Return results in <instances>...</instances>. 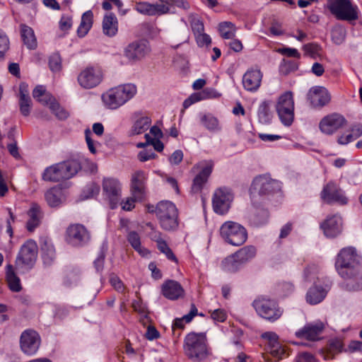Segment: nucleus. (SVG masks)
Wrapping results in <instances>:
<instances>
[{
    "instance_id": "1",
    "label": "nucleus",
    "mask_w": 362,
    "mask_h": 362,
    "mask_svg": "<svg viewBox=\"0 0 362 362\" xmlns=\"http://www.w3.org/2000/svg\"><path fill=\"white\" fill-rule=\"evenodd\" d=\"M81 168V164L77 160L64 161L47 168L42 174V179L54 182L68 180L76 175Z\"/></svg>"
},
{
    "instance_id": "2",
    "label": "nucleus",
    "mask_w": 362,
    "mask_h": 362,
    "mask_svg": "<svg viewBox=\"0 0 362 362\" xmlns=\"http://www.w3.org/2000/svg\"><path fill=\"white\" fill-rule=\"evenodd\" d=\"M184 351L186 356L194 362L206 359L209 356L206 334L189 333L185 339Z\"/></svg>"
},
{
    "instance_id": "3",
    "label": "nucleus",
    "mask_w": 362,
    "mask_h": 362,
    "mask_svg": "<svg viewBox=\"0 0 362 362\" xmlns=\"http://www.w3.org/2000/svg\"><path fill=\"white\" fill-rule=\"evenodd\" d=\"M360 267L359 257L355 248L349 247L340 250L335 262V268L341 277H347L357 272Z\"/></svg>"
},
{
    "instance_id": "4",
    "label": "nucleus",
    "mask_w": 362,
    "mask_h": 362,
    "mask_svg": "<svg viewBox=\"0 0 362 362\" xmlns=\"http://www.w3.org/2000/svg\"><path fill=\"white\" fill-rule=\"evenodd\" d=\"M161 228L165 230H175L177 228L178 211L175 205L170 201L160 202L156 209Z\"/></svg>"
},
{
    "instance_id": "5",
    "label": "nucleus",
    "mask_w": 362,
    "mask_h": 362,
    "mask_svg": "<svg viewBox=\"0 0 362 362\" xmlns=\"http://www.w3.org/2000/svg\"><path fill=\"white\" fill-rule=\"evenodd\" d=\"M280 185L278 181L272 179L268 175L256 177L250 187V192L253 204L258 203V197L269 196L279 190Z\"/></svg>"
},
{
    "instance_id": "6",
    "label": "nucleus",
    "mask_w": 362,
    "mask_h": 362,
    "mask_svg": "<svg viewBox=\"0 0 362 362\" xmlns=\"http://www.w3.org/2000/svg\"><path fill=\"white\" fill-rule=\"evenodd\" d=\"M220 235L227 243L240 246L247 239L246 228L240 223L234 221H226L220 228Z\"/></svg>"
},
{
    "instance_id": "7",
    "label": "nucleus",
    "mask_w": 362,
    "mask_h": 362,
    "mask_svg": "<svg viewBox=\"0 0 362 362\" xmlns=\"http://www.w3.org/2000/svg\"><path fill=\"white\" fill-rule=\"evenodd\" d=\"M330 13L339 21H353L358 19V8L349 0H333L327 4Z\"/></svg>"
},
{
    "instance_id": "8",
    "label": "nucleus",
    "mask_w": 362,
    "mask_h": 362,
    "mask_svg": "<svg viewBox=\"0 0 362 362\" xmlns=\"http://www.w3.org/2000/svg\"><path fill=\"white\" fill-rule=\"evenodd\" d=\"M275 107L282 124L287 127L291 126L294 119V100L292 92L281 94Z\"/></svg>"
},
{
    "instance_id": "9",
    "label": "nucleus",
    "mask_w": 362,
    "mask_h": 362,
    "mask_svg": "<svg viewBox=\"0 0 362 362\" xmlns=\"http://www.w3.org/2000/svg\"><path fill=\"white\" fill-rule=\"evenodd\" d=\"M320 195L321 200L327 204H337L343 206L347 204L349 201L340 185L332 180L324 185Z\"/></svg>"
},
{
    "instance_id": "10",
    "label": "nucleus",
    "mask_w": 362,
    "mask_h": 362,
    "mask_svg": "<svg viewBox=\"0 0 362 362\" xmlns=\"http://www.w3.org/2000/svg\"><path fill=\"white\" fill-rule=\"evenodd\" d=\"M90 231L81 223L70 224L65 233L66 242L76 247L87 245L90 240Z\"/></svg>"
},
{
    "instance_id": "11",
    "label": "nucleus",
    "mask_w": 362,
    "mask_h": 362,
    "mask_svg": "<svg viewBox=\"0 0 362 362\" xmlns=\"http://www.w3.org/2000/svg\"><path fill=\"white\" fill-rule=\"evenodd\" d=\"M253 306L261 317L272 322L278 320L283 313L276 301L265 297L255 300Z\"/></svg>"
},
{
    "instance_id": "12",
    "label": "nucleus",
    "mask_w": 362,
    "mask_h": 362,
    "mask_svg": "<svg viewBox=\"0 0 362 362\" xmlns=\"http://www.w3.org/2000/svg\"><path fill=\"white\" fill-rule=\"evenodd\" d=\"M37 257V245L33 240L26 241L21 247L16 259V267L31 269Z\"/></svg>"
},
{
    "instance_id": "13",
    "label": "nucleus",
    "mask_w": 362,
    "mask_h": 362,
    "mask_svg": "<svg viewBox=\"0 0 362 362\" xmlns=\"http://www.w3.org/2000/svg\"><path fill=\"white\" fill-rule=\"evenodd\" d=\"M102 70L98 66H87L78 76V82L86 89L96 87L103 80Z\"/></svg>"
},
{
    "instance_id": "14",
    "label": "nucleus",
    "mask_w": 362,
    "mask_h": 362,
    "mask_svg": "<svg viewBox=\"0 0 362 362\" xmlns=\"http://www.w3.org/2000/svg\"><path fill=\"white\" fill-rule=\"evenodd\" d=\"M233 199V196L229 189L226 187L217 189L212 199L214 211L220 215L226 214L230 207Z\"/></svg>"
},
{
    "instance_id": "15",
    "label": "nucleus",
    "mask_w": 362,
    "mask_h": 362,
    "mask_svg": "<svg viewBox=\"0 0 362 362\" xmlns=\"http://www.w3.org/2000/svg\"><path fill=\"white\" fill-rule=\"evenodd\" d=\"M150 50L148 42L139 40L129 43L124 49V55L129 62H137L144 59Z\"/></svg>"
},
{
    "instance_id": "16",
    "label": "nucleus",
    "mask_w": 362,
    "mask_h": 362,
    "mask_svg": "<svg viewBox=\"0 0 362 362\" xmlns=\"http://www.w3.org/2000/svg\"><path fill=\"white\" fill-rule=\"evenodd\" d=\"M214 167L211 160H203L193 166L192 170L195 173L200 170L193 180L192 190L194 192H199L204 185L207 182Z\"/></svg>"
},
{
    "instance_id": "17",
    "label": "nucleus",
    "mask_w": 362,
    "mask_h": 362,
    "mask_svg": "<svg viewBox=\"0 0 362 362\" xmlns=\"http://www.w3.org/2000/svg\"><path fill=\"white\" fill-rule=\"evenodd\" d=\"M346 119L341 114L333 112L325 116L319 123L320 131L331 135L346 124Z\"/></svg>"
},
{
    "instance_id": "18",
    "label": "nucleus",
    "mask_w": 362,
    "mask_h": 362,
    "mask_svg": "<svg viewBox=\"0 0 362 362\" xmlns=\"http://www.w3.org/2000/svg\"><path fill=\"white\" fill-rule=\"evenodd\" d=\"M41 339L39 334L31 329L23 331L20 337V346L22 351L30 356L37 351Z\"/></svg>"
},
{
    "instance_id": "19",
    "label": "nucleus",
    "mask_w": 362,
    "mask_h": 362,
    "mask_svg": "<svg viewBox=\"0 0 362 362\" xmlns=\"http://www.w3.org/2000/svg\"><path fill=\"white\" fill-rule=\"evenodd\" d=\"M103 189L110 202L111 209H115L121 199L122 186L115 178H105L103 181Z\"/></svg>"
},
{
    "instance_id": "20",
    "label": "nucleus",
    "mask_w": 362,
    "mask_h": 362,
    "mask_svg": "<svg viewBox=\"0 0 362 362\" xmlns=\"http://www.w3.org/2000/svg\"><path fill=\"white\" fill-rule=\"evenodd\" d=\"M134 92H104L101 96L105 105L110 109H117L132 98Z\"/></svg>"
},
{
    "instance_id": "21",
    "label": "nucleus",
    "mask_w": 362,
    "mask_h": 362,
    "mask_svg": "<svg viewBox=\"0 0 362 362\" xmlns=\"http://www.w3.org/2000/svg\"><path fill=\"white\" fill-rule=\"evenodd\" d=\"M325 328L324 324L321 322L308 323L303 328L295 332V336L298 339H303L308 341H317L320 339V335Z\"/></svg>"
},
{
    "instance_id": "22",
    "label": "nucleus",
    "mask_w": 362,
    "mask_h": 362,
    "mask_svg": "<svg viewBox=\"0 0 362 362\" xmlns=\"http://www.w3.org/2000/svg\"><path fill=\"white\" fill-rule=\"evenodd\" d=\"M135 9L140 13L148 16H156L168 13L170 7L163 4H152L146 1L139 2L135 5Z\"/></svg>"
},
{
    "instance_id": "23",
    "label": "nucleus",
    "mask_w": 362,
    "mask_h": 362,
    "mask_svg": "<svg viewBox=\"0 0 362 362\" xmlns=\"http://www.w3.org/2000/svg\"><path fill=\"white\" fill-rule=\"evenodd\" d=\"M324 234L328 238L337 236L341 230V218L337 216L328 217L320 226Z\"/></svg>"
},
{
    "instance_id": "24",
    "label": "nucleus",
    "mask_w": 362,
    "mask_h": 362,
    "mask_svg": "<svg viewBox=\"0 0 362 362\" xmlns=\"http://www.w3.org/2000/svg\"><path fill=\"white\" fill-rule=\"evenodd\" d=\"M262 74L258 69L248 70L243 77V83L246 90H256L261 85Z\"/></svg>"
},
{
    "instance_id": "25",
    "label": "nucleus",
    "mask_w": 362,
    "mask_h": 362,
    "mask_svg": "<svg viewBox=\"0 0 362 362\" xmlns=\"http://www.w3.org/2000/svg\"><path fill=\"white\" fill-rule=\"evenodd\" d=\"M263 339L269 341V352L275 358L281 359L285 354V349L279 342V337L274 332H264L262 334Z\"/></svg>"
},
{
    "instance_id": "26",
    "label": "nucleus",
    "mask_w": 362,
    "mask_h": 362,
    "mask_svg": "<svg viewBox=\"0 0 362 362\" xmlns=\"http://www.w3.org/2000/svg\"><path fill=\"white\" fill-rule=\"evenodd\" d=\"M331 98L329 92H308L306 98L312 108L320 109L329 103Z\"/></svg>"
},
{
    "instance_id": "27",
    "label": "nucleus",
    "mask_w": 362,
    "mask_h": 362,
    "mask_svg": "<svg viewBox=\"0 0 362 362\" xmlns=\"http://www.w3.org/2000/svg\"><path fill=\"white\" fill-rule=\"evenodd\" d=\"M146 180V177L144 171L138 170L132 175L131 180L132 195L135 197H143Z\"/></svg>"
},
{
    "instance_id": "28",
    "label": "nucleus",
    "mask_w": 362,
    "mask_h": 362,
    "mask_svg": "<svg viewBox=\"0 0 362 362\" xmlns=\"http://www.w3.org/2000/svg\"><path fill=\"white\" fill-rule=\"evenodd\" d=\"M163 294L170 300H176L184 294V289L182 286L175 281L169 280L162 287Z\"/></svg>"
},
{
    "instance_id": "29",
    "label": "nucleus",
    "mask_w": 362,
    "mask_h": 362,
    "mask_svg": "<svg viewBox=\"0 0 362 362\" xmlns=\"http://www.w3.org/2000/svg\"><path fill=\"white\" fill-rule=\"evenodd\" d=\"M220 96L221 94L216 92H194L183 102V110H182V113L185 112V109L196 103L204 100L217 98Z\"/></svg>"
},
{
    "instance_id": "30",
    "label": "nucleus",
    "mask_w": 362,
    "mask_h": 362,
    "mask_svg": "<svg viewBox=\"0 0 362 362\" xmlns=\"http://www.w3.org/2000/svg\"><path fill=\"white\" fill-rule=\"evenodd\" d=\"M103 33L105 35L112 37L118 32V21L115 15L112 13L106 14L102 23Z\"/></svg>"
},
{
    "instance_id": "31",
    "label": "nucleus",
    "mask_w": 362,
    "mask_h": 362,
    "mask_svg": "<svg viewBox=\"0 0 362 362\" xmlns=\"http://www.w3.org/2000/svg\"><path fill=\"white\" fill-rule=\"evenodd\" d=\"M134 117L136 120L131 129L132 134H141L149 128L151 124V119L148 116H143L141 112H136Z\"/></svg>"
},
{
    "instance_id": "32",
    "label": "nucleus",
    "mask_w": 362,
    "mask_h": 362,
    "mask_svg": "<svg viewBox=\"0 0 362 362\" xmlns=\"http://www.w3.org/2000/svg\"><path fill=\"white\" fill-rule=\"evenodd\" d=\"M327 291L321 286L315 284L311 286L306 293V301L310 305L320 303L327 296Z\"/></svg>"
},
{
    "instance_id": "33",
    "label": "nucleus",
    "mask_w": 362,
    "mask_h": 362,
    "mask_svg": "<svg viewBox=\"0 0 362 362\" xmlns=\"http://www.w3.org/2000/svg\"><path fill=\"white\" fill-rule=\"evenodd\" d=\"M28 215L29 219L27 222L26 228L28 231L33 232L40 224L42 217L40 207L36 204H33L28 212Z\"/></svg>"
},
{
    "instance_id": "34",
    "label": "nucleus",
    "mask_w": 362,
    "mask_h": 362,
    "mask_svg": "<svg viewBox=\"0 0 362 362\" xmlns=\"http://www.w3.org/2000/svg\"><path fill=\"white\" fill-rule=\"evenodd\" d=\"M346 281L344 284L345 288L348 291H358L362 289V272L361 267L357 269V272L354 274L349 273V276L342 277Z\"/></svg>"
},
{
    "instance_id": "35",
    "label": "nucleus",
    "mask_w": 362,
    "mask_h": 362,
    "mask_svg": "<svg viewBox=\"0 0 362 362\" xmlns=\"http://www.w3.org/2000/svg\"><path fill=\"white\" fill-rule=\"evenodd\" d=\"M42 257L46 265H50L56 258V252L54 245L49 240L43 239L41 245Z\"/></svg>"
},
{
    "instance_id": "36",
    "label": "nucleus",
    "mask_w": 362,
    "mask_h": 362,
    "mask_svg": "<svg viewBox=\"0 0 362 362\" xmlns=\"http://www.w3.org/2000/svg\"><path fill=\"white\" fill-rule=\"evenodd\" d=\"M21 35L24 45L30 49H34L37 47V40L35 38L33 30L26 25H21Z\"/></svg>"
},
{
    "instance_id": "37",
    "label": "nucleus",
    "mask_w": 362,
    "mask_h": 362,
    "mask_svg": "<svg viewBox=\"0 0 362 362\" xmlns=\"http://www.w3.org/2000/svg\"><path fill=\"white\" fill-rule=\"evenodd\" d=\"M6 279L11 291L13 292H19L21 291L22 286L20 279L17 276L11 264L6 266Z\"/></svg>"
},
{
    "instance_id": "38",
    "label": "nucleus",
    "mask_w": 362,
    "mask_h": 362,
    "mask_svg": "<svg viewBox=\"0 0 362 362\" xmlns=\"http://www.w3.org/2000/svg\"><path fill=\"white\" fill-rule=\"evenodd\" d=\"M45 199L51 207L58 206L64 199L63 191L59 187H52L45 193Z\"/></svg>"
},
{
    "instance_id": "39",
    "label": "nucleus",
    "mask_w": 362,
    "mask_h": 362,
    "mask_svg": "<svg viewBox=\"0 0 362 362\" xmlns=\"http://www.w3.org/2000/svg\"><path fill=\"white\" fill-rule=\"evenodd\" d=\"M235 254L238 261L243 265L255 257L257 249L253 245H247L236 251Z\"/></svg>"
},
{
    "instance_id": "40",
    "label": "nucleus",
    "mask_w": 362,
    "mask_h": 362,
    "mask_svg": "<svg viewBox=\"0 0 362 362\" xmlns=\"http://www.w3.org/2000/svg\"><path fill=\"white\" fill-rule=\"evenodd\" d=\"M197 309L194 304H192L189 313L184 315L181 318H176L173 324L172 330L173 335L176 333V329H183L185 327V322L188 323L192 321L194 317L197 315Z\"/></svg>"
},
{
    "instance_id": "41",
    "label": "nucleus",
    "mask_w": 362,
    "mask_h": 362,
    "mask_svg": "<svg viewBox=\"0 0 362 362\" xmlns=\"http://www.w3.org/2000/svg\"><path fill=\"white\" fill-rule=\"evenodd\" d=\"M93 13L91 11L85 12L81 17V23L78 28L77 33L79 37H84L93 25Z\"/></svg>"
},
{
    "instance_id": "42",
    "label": "nucleus",
    "mask_w": 362,
    "mask_h": 362,
    "mask_svg": "<svg viewBox=\"0 0 362 362\" xmlns=\"http://www.w3.org/2000/svg\"><path fill=\"white\" fill-rule=\"evenodd\" d=\"M17 97L19 99V107L21 113L24 117H28L32 108L33 103L29 92H19Z\"/></svg>"
},
{
    "instance_id": "43",
    "label": "nucleus",
    "mask_w": 362,
    "mask_h": 362,
    "mask_svg": "<svg viewBox=\"0 0 362 362\" xmlns=\"http://www.w3.org/2000/svg\"><path fill=\"white\" fill-rule=\"evenodd\" d=\"M257 204H253L255 209L251 215L250 220L254 225L260 226L267 222L269 212L267 209L256 206Z\"/></svg>"
},
{
    "instance_id": "44",
    "label": "nucleus",
    "mask_w": 362,
    "mask_h": 362,
    "mask_svg": "<svg viewBox=\"0 0 362 362\" xmlns=\"http://www.w3.org/2000/svg\"><path fill=\"white\" fill-rule=\"evenodd\" d=\"M221 266L224 271L233 273L238 271L243 264L238 261V258L235 257V254L233 253L222 261Z\"/></svg>"
},
{
    "instance_id": "45",
    "label": "nucleus",
    "mask_w": 362,
    "mask_h": 362,
    "mask_svg": "<svg viewBox=\"0 0 362 362\" xmlns=\"http://www.w3.org/2000/svg\"><path fill=\"white\" fill-rule=\"evenodd\" d=\"M259 121L262 124H269L271 122L273 114L270 110L269 103L267 101L262 103L258 108Z\"/></svg>"
},
{
    "instance_id": "46",
    "label": "nucleus",
    "mask_w": 362,
    "mask_h": 362,
    "mask_svg": "<svg viewBox=\"0 0 362 362\" xmlns=\"http://www.w3.org/2000/svg\"><path fill=\"white\" fill-rule=\"evenodd\" d=\"M201 123L210 132H216L221 129L219 122L211 114H204L200 118Z\"/></svg>"
},
{
    "instance_id": "47",
    "label": "nucleus",
    "mask_w": 362,
    "mask_h": 362,
    "mask_svg": "<svg viewBox=\"0 0 362 362\" xmlns=\"http://www.w3.org/2000/svg\"><path fill=\"white\" fill-rule=\"evenodd\" d=\"M236 30L235 25L229 21H224L218 25L220 35L224 39H233Z\"/></svg>"
},
{
    "instance_id": "48",
    "label": "nucleus",
    "mask_w": 362,
    "mask_h": 362,
    "mask_svg": "<svg viewBox=\"0 0 362 362\" xmlns=\"http://www.w3.org/2000/svg\"><path fill=\"white\" fill-rule=\"evenodd\" d=\"M127 238L132 247L142 256H144L148 253L147 250L142 248L141 245L140 235L136 232H129Z\"/></svg>"
},
{
    "instance_id": "49",
    "label": "nucleus",
    "mask_w": 362,
    "mask_h": 362,
    "mask_svg": "<svg viewBox=\"0 0 362 362\" xmlns=\"http://www.w3.org/2000/svg\"><path fill=\"white\" fill-rule=\"evenodd\" d=\"M33 97L41 105L48 107L57 100L50 92H33Z\"/></svg>"
},
{
    "instance_id": "50",
    "label": "nucleus",
    "mask_w": 362,
    "mask_h": 362,
    "mask_svg": "<svg viewBox=\"0 0 362 362\" xmlns=\"http://www.w3.org/2000/svg\"><path fill=\"white\" fill-rule=\"evenodd\" d=\"M49 109L60 120H64L69 116V112L60 105L57 100L49 106Z\"/></svg>"
},
{
    "instance_id": "51",
    "label": "nucleus",
    "mask_w": 362,
    "mask_h": 362,
    "mask_svg": "<svg viewBox=\"0 0 362 362\" xmlns=\"http://www.w3.org/2000/svg\"><path fill=\"white\" fill-rule=\"evenodd\" d=\"M189 21L194 35L204 32V23L197 15L191 14Z\"/></svg>"
},
{
    "instance_id": "52",
    "label": "nucleus",
    "mask_w": 362,
    "mask_h": 362,
    "mask_svg": "<svg viewBox=\"0 0 362 362\" xmlns=\"http://www.w3.org/2000/svg\"><path fill=\"white\" fill-rule=\"evenodd\" d=\"M298 68V65L297 62L291 60L284 59L280 65L279 71L283 75H288L290 73L296 71Z\"/></svg>"
},
{
    "instance_id": "53",
    "label": "nucleus",
    "mask_w": 362,
    "mask_h": 362,
    "mask_svg": "<svg viewBox=\"0 0 362 362\" xmlns=\"http://www.w3.org/2000/svg\"><path fill=\"white\" fill-rule=\"evenodd\" d=\"M49 67L52 72H59L62 70V58L58 53H54L49 57Z\"/></svg>"
},
{
    "instance_id": "54",
    "label": "nucleus",
    "mask_w": 362,
    "mask_h": 362,
    "mask_svg": "<svg viewBox=\"0 0 362 362\" xmlns=\"http://www.w3.org/2000/svg\"><path fill=\"white\" fill-rule=\"evenodd\" d=\"M10 47V41L7 35L0 30V59H3Z\"/></svg>"
},
{
    "instance_id": "55",
    "label": "nucleus",
    "mask_w": 362,
    "mask_h": 362,
    "mask_svg": "<svg viewBox=\"0 0 362 362\" xmlns=\"http://www.w3.org/2000/svg\"><path fill=\"white\" fill-rule=\"evenodd\" d=\"M158 249L160 251V252L165 255L168 259L170 260L177 262V259L173 252L172 250L168 247V244L165 240H160L158 243H157Z\"/></svg>"
},
{
    "instance_id": "56",
    "label": "nucleus",
    "mask_w": 362,
    "mask_h": 362,
    "mask_svg": "<svg viewBox=\"0 0 362 362\" xmlns=\"http://www.w3.org/2000/svg\"><path fill=\"white\" fill-rule=\"evenodd\" d=\"M303 49L305 54L314 59L320 56V52L321 50L320 46L316 43H308L303 45Z\"/></svg>"
},
{
    "instance_id": "57",
    "label": "nucleus",
    "mask_w": 362,
    "mask_h": 362,
    "mask_svg": "<svg viewBox=\"0 0 362 362\" xmlns=\"http://www.w3.org/2000/svg\"><path fill=\"white\" fill-rule=\"evenodd\" d=\"M318 269L317 266L313 264L308 266L304 270V279L307 281L316 282L315 279H318L317 277Z\"/></svg>"
},
{
    "instance_id": "58",
    "label": "nucleus",
    "mask_w": 362,
    "mask_h": 362,
    "mask_svg": "<svg viewBox=\"0 0 362 362\" xmlns=\"http://www.w3.org/2000/svg\"><path fill=\"white\" fill-rule=\"evenodd\" d=\"M156 157V153L151 147L146 148L138 154V158L140 161L144 162Z\"/></svg>"
},
{
    "instance_id": "59",
    "label": "nucleus",
    "mask_w": 362,
    "mask_h": 362,
    "mask_svg": "<svg viewBox=\"0 0 362 362\" xmlns=\"http://www.w3.org/2000/svg\"><path fill=\"white\" fill-rule=\"evenodd\" d=\"M277 52L279 54H281L282 55H285L288 57H293V58H297V59H300V54L298 52V49H295V48L282 47V48H279L277 49Z\"/></svg>"
},
{
    "instance_id": "60",
    "label": "nucleus",
    "mask_w": 362,
    "mask_h": 362,
    "mask_svg": "<svg viewBox=\"0 0 362 362\" xmlns=\"http://www.w3.org/2000/svg\"><path fill=\"white\" fill-rule=\"evenodd\" d=\"M194 36L197 43L199 47L208 46L211 42V39L209 35L204 33L203 32L195 35Z\"/></svg>"
},
{
    "instance_id": "61",
    "label": "nucleus",
    "mask_w": 362,
    "mask_h": 362,
    "mask_svg": "<svg viewBox=\"0 0 362 362\" xmlns=\"http://www.w3.org/2000/svg\"><path fill=\"white\" fill-rule=\"evenodd\" d=\"M143 197H135L132 195L131 197H129L126 199V201H123L121 202L122 208L124 211H131L135 206V202L136 200H141Z\"/></svg>"
},
{
    "instance_id": "62",
    "label": "nucleus",
    "mask_w": 362,
    "mask_h": 362,
    "mask_svg": "<svg viewBox=\"0 0 362 362\" xmlns=\"http://www.w3.org/2000/svg\"><path fill=\"white\" fill-rule=\"evenodd\" d=\"M110 283L114 287V288L119 291L123 292L124 290V286L122 281L119 279V278L114 274H112L110 276Z\"/></svg>"
},
{
    "instance_id": "63",
    "label": "nucleus",
    "mask_w": 362,
    "mask_h": 362,
    "mask_svg": "<svg viewBox=\"0 0 362 362\" xmlns=\"http://www.w3.org/2000/svg\"><path fill=\"white\" fill-rule=\"evenodd\" d=\"M59 28L62 31H66L69 30L72 25V19L71 17L67 16H62L59 21Z\"/></svg>"
},
{
    "instance_id": "64",
    "label": "nucleus",
    "mask_w": 362,
    "mask_h": 362,
    "mask_svg": "<svg viewBox=\"0 0 362 362\" xmlns=\"http://www.w3.org/2000/svg\"><path fill=\"white\" fill-rule=\"evenodd\" d=\"M211 318L218 322H224L226 319V313L223 309H216L211 314Z\"/></svg>"
}]
</instances>
